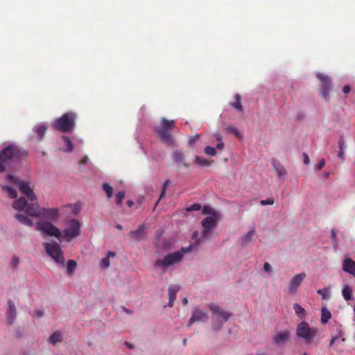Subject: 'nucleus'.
<instances>
[{"mask_svg": "<svg viewBox=\"0 0 355 355\" xmlns=\"http://www.w3.org/2000/svg\"><path fill=\"white\" fill-rule=\"evenodd\" d=\"M12 207L17 210H24L28 216L35 218L43 217L49 221L55 222L60 217L59 209L41 207L37 202L28 203L24 198L15 200Z\"/></svg>", "mask_w": 355, "mask_h": 355, "instance_id": "obj_1", "label": "nucleus"}, {"mask_svg": "<svg viewBox=\"0 0 355 355\" xmlns=\"http://www.w3.org/2000/svg\"><path fill=\"white\" fill-rule=\"evenodd\" d=\"M24 152L15 145L10 144L0 152V173L11 169L15 163L17 162Z\"/></svg>", "mask_w": 355, "mask_h": 355, "instance_id": "obj_2", "label": "nucleus"}, {"mask_svg": "<svg viewBox=\"0 0 355 355\" xmlns=\"http://www.w3.org/2000/svg\"><path fill=\"white\" fill-rule=\"evenodd\" d=\"M76 113L72 112H66L53 121L52 127L54 130L62 132L71 133L76 128Z\"/></svg>", "mask_w": 355, "mask_h": 355, "instance_id": "obj_3", "label": "nucleus"}, {"mask_svg": "<svg viewBox=\"0 0 355 355\" xmlns=\"http://www.w3.org/2000/svg\"><path fill=\"white\" fill-rule=\"evenodd\" d=\"M175 127L174 120H168L162 118L160 125L156 128V132L158 134L161 141L165 144L171 146L173 145L174 139L171 131Z\"/></svg>", "mask_w": 355, "mask_h": 355, "instance_id": "obj_4", "label": "nucleus"}, {"mask_svg": "<svg viewBox=\"0 0 355 355\" xmlns=\"http://www.w3.org/2000/svg\"><path fill=\"white\" fill-rule=\"evenodd\" d=\"M192 251V245L183 247L180 251L175 252L166 255L163 259H157L154 263V266L156 267L166 268L175 263L180 262L182 259L184 254L191 252Z\"/></svg>", "mask_w": 355, "mask_h": 355, "instance_id": "obj_5", "label": "nucleus"}, {"mask_svg": "<svg viewBox=\"0 0 355 355\" xmlns=\"http://www.w3.org/2000/svg\"><path fill=\"white\" fill-rule=\"evenodd\" d=\"M7 178L15 184H17L20 192L25 196L24 197L26 200L31 201V202H37V198L34 193L33 189L30 186V182L26 181H22L16 178L12 175H8Z\"/></svg>", "mask_w": 355, "mask_h": 355, "instance_id": "obj_6", "label": "nucleus"}, {"mask_svg": "<svg viewBox=\"0 0 355 355\" xmlns=\"http://www.w3.org/2000/svg\"><path fill=\"white\" fill-rule=\"evenodd\" d=\"M35 230L42 232L44 235L54 236L58 239L62 237L60 230L51 221L40 220L36 223Z\"/></svg>", "mask_w": 355, "mask_h": 355, "instance_id": "obj_7", "label": "nucleus"}, {"mask_svg": "<svg viewBox=\"0 0 355 355\" xmlns=\"http://www.w3.org/2000/svg\"><path fill=\"white\" fill-rule=\"evenodd\" d=\"M44 247L47 254L51 257L55 262L64 266V257L58 243L55 242L44 243Z\"/></svg>", "mask_w": 355, "mask_h": 355, "instance_id": "obj_8", "label": "nucleus"}, {"mask_svg": "<svg viewBox=\"0 0 355 355\" xmlns=\"http://www.w3.org/2000/svg\"><path fill=\"white\" fill-rule=\"evenodd\" d=\"M80 223L77 219H71L69 227L64 230L62 236L69 242L80 234Z\"/></svg>", "mask_w": 355, "mask_h": 355, "instance_id": "obj_9", "label": "nucleus"}, {"mask_svg": "<svg viewBox=\"0 0 355 355\" xmlns=\"http://www.w3.org/2000/svg\"><path fill=\"white\" fill-rule=\"evenodd\" d=\"M316 77L321 83L320 94L322 98L327 99L331 87V79L328 76L321 73H318Z\"/></svg>", "mask_w": 355, "mask_h": 355, "instance_id": "obj_10", "label": "nucleus"}, {"mask_svg": "<svg viewBox=\"0 0 355 355\" xmlns=\"http://www.w3.org/2000/svg\"><path fill=\"white\" fill-rule=\"evenodd\" d=\"M297 335L309 342L314 337L315 332L310 329L307 322H302L297 325Z\"/></svg>", "mask_w": 355, "mask_h": 355, "instance_id": "obj_11", "label": "nucleus"}, {"mask_svg": "<svg viewBox=\"0 0 355 355\" xmlns=\"http://www.w3.org/2000/svg\"><path fill=\"white\" fill-rule=\"evenodd\" d=\"M208 306L213 315L221 318L222 322H227L232 316L231 313L223 310L221 307L216 304H210Z\"/></svg>", "mask_w": 355, "mask_h": 355, "instance_id": "obj_12", "label": "nucleus"}, {"mask_svg": "<svg viewBox=\"0 0 355 355\" xmlns=\"http://www.w3.org/2000/svg\"><path fill=\"white\" fill-rule=\"evenodd\" d=\"M7 306L6 321L9 325H11L13 324L17 318V309L14 302L12 300H9L8 301Z\"/></svg>", "mask_w": 355, "mask_h": 355, "instance_id": "obj_13", "label": "nucleus"}, {"mask_svg": "<svg viewBox=\"0 0 355 355\" xmlns=\"http://www.w3.org/2000/svg\"><path fill=\"white\" fill-rule=\"evenodd\" d=\"M305 277L306 274L304 272H302L294 276V277L291 279L290 283V292L294 293L296 291L297 288L300 286V284H302Z\"/></svg>", "mask_w": 355, "mask_h": 355, "instance_id": "obj_14", "label": "nucleus"}, {"mask_svg": "<svg viewBox=\"0 0 355 355\" xmlns=\"http://www.w3.org/2000/svg\"><path fill=\"white\" fill-rule=\"evenodd\" d=\"M271 165L277 177L284 178H286L287 171L284 166L282 165L278 160L273 159L272 160Z\"/></svg>", "mask_w": 355, "mask_h": 355, "instance_id": "obj_15", "label": "nucleus"}, {"mask_svg": "<svg viewBox=\"0 0 355 355\" xmlns=\"http://www.w3.org/2000/svg\"><path fill=\"white\" fill-rule=\"evenodd\" d=\"M206 319H207V313L203 311L197 309L193 312L192 316L189 320V327L196 322H201Z\"/></svg>", "mask_w": 355, "mask_h": 355, "instance_id": "obj_16", "label": "nucleus"}, {"mask_svg": "<svg viewBox=\"0 0 355 355\" xmlns=\"http://www.w3.org/2000/svg\"><path fill=\"white\" fill-rule=\"evenodd\" d=\"M180 286L179 285H171L168 289V306L172 307L174 304V302L176 299L177 293L180 291Z\"/></svg>", "mask_w": 355, "mask_h": 355, "instance_id": "obj_17", "label": "nucleus"}, {"mask_svg": "<svg viewBox=\"0 0 355 355\" xmlns=\"http://www.w3.org/2000/svg\"><path fill=\"white\" fill-rule=\"evenodd\" d=\"M173 158L174 161L178 164L182 166L183 167L188 168L189 166V164L186 162V158L184 153L180 150H175L173 153Z\"/></svg>", "mask_w": 355, "mask_h": 355, "instance_id": "obj_18", "label": "nucleus"}, {"mask_svg": "<svg viewBox=\"0 0 355 355\" xmlns=\"http://www.w3.org/2000/svg\"><path fill=\"white\" fill-rule=\"evenodd\" d=\"M218 219V216H208L205 218L202 222L201 225L203 227V228H207L209 230H212L214 227L216 225V222Z\"/></svg>", "mask_w": 355, "mask_h": 355, "instance_id": "obj_19", "label": "nucleus"}, {"mask_svg": "<svg viewBox=\"0 0 355 355\" xmlns=\"http://www.w3.org/2000/svg\"><path fill=\"white\" fill-rule=\"evenodd\" d=\"M343 270L350 274L355 275V261L351 259H345L343 265Z\"/></svg>", "mask_w": 355, "mask_h": 355, "instance_id": "obj_20", "label": "nucleus"}, {"mask_svg": "<svg viewBox=\"0 0 355 355\" xmlns=\"http://www.w3.org/2000/svg\"><path fill=\"white\" fill-rule=\"evenodd\" d=\"M15 217L19 223L26 226L32 227L34 225L33 221L30 218L22 214H17Z\"/></svg>", "mask_w": 355, "mask_h": 355, "instance_id": "obj_21", "label": "nucleus"}, {"mask_svg": "<svg viewBox=\"0 0 355 355\" xmlns=\"http://www.w3.org/2000/svg\"><path fill=\"white\" fill-rule=\"evenodd\" d=\"M61 138L66 145V148H62V151L65 153H71L73 150V145L71 140L66 135H62Z\"/></svg>", "mask_w": 355, "mask_h": 355, "instance_id": "obj_22", "label": "nucleus"}, {"mask_svg": "<svg viewBox=\"0 0 355 355\" xmlns=\"http://www.w3.org/2000/svg\"><path fill=\"white\" fill-rule=\"evenodd\" d=\"M288 331H286L279 332V333L277 334L276 335H275V336L273 338V341H274V343H275L277 344H281V343H284L288 338Z\"/></svg>", "mask_w": 355, "mask_h": 355, "instance_id": "obj_23", "label": "nucleus"}, {"mask_svg": "<svg viewBox=\"0 0 355 355\" xmlns=\"http://www.w3.org/2000/svg\"><path fill=\"white\" fill-rule=\"evenodd\" d=\"M235 101L230 103V105L235 110L243 112V105L241 104V96L240 94H236L234 96Z\"/></svg>", "mask_w": 355, "mask_h": 355, "instance_id": "obj_24", "label": "nucleus"}, {"mask_svg": "<svg viewBox=\"0 0 355 355\" xmlns=\"http://www.w3.org/2000/svg\"><path fill=\"white\" fill-rule=\"evenodd\" d=\"M145 229H146V227L144 225H139V227H138L137 230L131 231L130 232V234L134 239H139L144 236Z\"/></svg>", "mask_w": 355, "mask_h": 355, "instance_id": "obj_25", "label": "nucleus"}, {"mask_svg": "<svg viewBox=\"0 0 355 355\" xmlns=\"http://www.w3.org/2000/svg\"><path fill=\"white\" fill-rule=\"evenodd\" d=\"M255 234L256 232L254 230H250L248 232H247L241 239L242 244H248L252 241Z\"/></svg>", "mask_w": 355, "mask_h": 355, "instance_id": "obj_26", "label": "nucleus"}, {"mask_svg": "<svg viewBox=\"0 0 355 355\" xmlns=\"http://www.w3.org/2000/svg\"><path fill=\"white\" fill-rule=\"evenodd\" d=\"M49 343L55 345L62 341V334L60 331H55L49 338Z\"/></svg>", "mask_w": 355, "mask_h": 355, "instance_id": "obj_27", "label": "nucleus"}, {"mask_svg": "<svg viewBox=\"0 0 355 355\" xmlns=\"http://www.w3.org/2000/svg\"><path fill=\"white\" fill-rule=\"evenodd\" d=\"M3 191L6 192L8 196L10 198H16L17 197V193L16 190L11 187L9 186H2L1 187Z\"/></svg>", "mask_w": 355, "mask_h": 355, "instance_id": "obj_28", "label": "nucleus"}, {"mask_svg": "<svg viewBox=\"0 0 355 355\" xmlns=\"http://www.w3.org/2000/svg\"><path fill=\"white\" fill-rule=\"evenodd\" d=\"M36 132L38 137H40L39 141H42L44 138L46 132L47 130V127L45 125H40L35 128Z\"/></svg>", "mask_w": 355, "mask_h": 355, "instance_id": "obj_29", "label": "nucleus"}, {"mask_svg": "<svg viewBox=\"0 0 355 355\" xmlns=\"http://www.w3.org/2000/svg\"><path fill=\"white\" fill-rule=\"evenodd\" d=\"M194 163L200 166H209L210 162L203 157L196 156L194 159Z\"/></svg>", "mask_w": 355, "mask_h": 355, "instance_id": "obj_30", "label": "nucleus"}, {"mask_svg": "<svg viewBox=\"0 0 355 355\" xmlns=\"http://www.w3.org/2000/svg\"><path fill=\"white\" fill-rule=\"evenodd\" d=\"M342 294L345 300H349L352 298V289L349 286L345 285L342 290Z\"/></svg>", "mask_w": 355, "mask_h": 355, "instance_id": "obj_31", "label": "nucleus"}, {"mask_svg": "<svg viewBox=\"0 0 355 355\" xmlns=\"http://www.w3.org/2000/svg\"><path fill=\"white\" fill-rule=\"evenodd\" d=\"M116 256V253L115 252H107V257H105V258H103L102 260H101V264L102 266L107 268L110 266V257H114Z\"/></svg>", "mask_w": 355, "mask_h": 355, "instance_id": "obj_32", "label": "nucleus"}, {"mask_svg": "<svg viewBox=\"0 0 355 355\" xmlns=\"http://www.w3.org/2000/svg\"><path fill=\"white\" fill-rule=\"evenodd\" d=\"M331 318V313L326 308H322L321 321L322 323H326Z\"/></svg>", "mask_w": 355, "mask_h": 355, "instance_id": "obj_33", "label": "nucleus"}, {"mask_svg": "<svg viewBox=\"0 0 355 355\" xmlns=\"http://www.w3.org/2000/svg\"><path fill=\"white\" fill-rule=\"evenodd\" d=\"M202 214L203 215L211 214L213 216H218L216 211L211 209V207L209 205H205L202 208Z\"/></svg>", "mask_w": 355, "mask_h": 355, "instance_id": "obj_34", "label": "nucleus"}, {"mask_svg": "<svg viewBox=\"0 0 355 355\" xmlns=\"http://www.w3.org/2000/svg\"><path fill=\"white\" fill-rule=\"evenodd\" d=\"M102 188L103 191L105 192L108 198H110L113 195V189L112 187L107 183H103L102 185Z\"/></svg>", "mask_w": 355, "mask_h": 355, "instance_id": "obj_35", "label": "nucleus"}, {"mask_svg": "<svg viewBox=\"0 0 355 355\" xmlns=\"http://www.w3.org/2000/svg\"><path fill=\"white\" fill-rule=\"evenodd\" d=\"M77 267V263L74 260H69L67 263V272L69 273H73Z\"/></svg>", "mask_w": 355, "mask_h": 355, "instance_id": "obj_36", "label": "nucleus"}, {"mask_svg": "<svg viewBox=\"0 0 355 355\" xmlns=\"http://www.w3.org/2000/svg\"><path fill=\"white\" fill-rule=\"evenodd\" d=\"M202 209V206L199 203H194L193 205L186 208V211L188 212L200 211Z\"/></svg>", "mask_w": 355, "mask_h": 355, "instance_id": "obj_37", "label": "nucleus"}, {"mask_svg": "<svg viewBox=\"0 0 355 355\" xmlns=\"http://www.w3.org/2000/svg\"><path fill=\"white\" fill-rule=\"evenodd\" d=\"M125 198V192L124 191H119L116 194V202L119 205H121L123 200Z\"/></svg>", "mask_w": 355, "mask_h": 355, "instance_id": "obj_38", "label": "nucleus"}, {"mask_svg": "<svg viewBox=\"0 0 355 355\" xmlns=\"http://www.w3.org/2000/svg\"><path fill=\"white\" fill-rule=\"evenodd\" d=\"M198 234H199V233H198V231H195L192 234V239L195 240L194 245H191L193 246V249L194 248H196V246H198V245H199L201 243V241L198 238Z\"/></svg>", "mask_w": 355, "mask_h": 355, "instance_id": "obj_39", "label": "nucleus"}, {"mask_svg": "<svg viewBox=\"0 0 355 355\" xmlns=\"http://www.w3.org/2000/svg\"><path fill=\"white\" fill-rule=\"evenodd\" d=\"M293 309L295 311V313L298 315H304L305 313V310L303 307H302L300 304L295 303L293 305Z\"/></svg>", "mask_w": 355, "mask_h": 355, "instance_id": "obj_40", "label": "nucleus"}, {"mask_svg": "<svg viewBox=\"0 0 355 355\" xmlns=\"http://www.w3.org/2000/svg\"><path fill=\"white\" fill-rule=\"evenodd\" d=\"M205 153L208 155L214 156L216 155V150L214 147L207 146L205 148Z\"/></svg>", "mask_w": 355, "mask_h": 355, "instance_id": "obj_41", "label": "nucleus"}, {"mask_svg": "<svg viewBox=\"0 0 355 355\" xmlns=\"http://www.w3.org/2000/svg\"><path fill=\"white\" fill-rule=\"evenodd\" d=\"M227 130L232 132L236 137L241 138V134L236 128L230 126L227 128Z\"/></svg>", "mask_w": 355, "mask_h": 355, "instance_id": "obj_42", "label": "nucleus"}, {"mask_svg": "<svg viewBox=\"0 0 355 355\" xmlns=\"http://www.w3.org/2000/svg\"><path fill=\"white\" fill-rule=\"evenodd\" d=\"M317 293L320 295L323 300L327 299L328 291L327 288H322L318 290Z\"/></svg>", "mask_w": 355, "mask_h": 355, "instance_id": "obj_43", "label": "nucleus"}, {"mask_svg": "<svg viewBox=\"0 0 355 355\" xmlns=\"http://www.w3.org/2000/svg\"><path fill=\"white\" fill-rule=\"evenodd\" d=\"M260 203L263 206H266V205H273L274 200L272 198H268L266 200H261Z\"/></svg>", "mask_w": 355, "mask_h": 355, "instance_id": "obj_44", "label": "nucleus"}, {"mask_svg": "<svg viewBox=\"0 0 355 355\" xmlns=\"http://www.w3.org/2000/svg\"><path fill=\"white\" fill-rule=\"evenodd\" d=\"M344 144H345V141H344L343 136H340V139L338 141L339 150H343Z\"/></svg>", "mask_w": 355, "mask_h": 355, "instance_id": "obj_45", "label": "nucleus"}, {"mask_svg": "<svg viewBox=\"0 0 355 355\" xmlns=\"http://www.w3.org/2000/svg\"><path fill=\"white\" fill-rule=\"evenodd\" d=\"M324 164H325V160H324V159H322L318 162V164H317V166H316V169H317L318 171L321 170V169L324 166Z\"/></svg>", "mask_w": 355, "mask_h": 355, "instance_id": "obj_46", "label": "nucleus"}, {"mask_svg": "<svg viewBox=\"0 0 355 355\" xmlns=\"http://www.w3.org/2000/svg\"><path fill=\"white\" fill-rule=\"evenodd\" d=\"M212 230H209V229H207V228H203V230L202 232V237L205 239V238H207L208 237V235L211 232Z\"/></svg>", "mask_w": 355, "mask_h": 355, "instance_id": "obj_47", "label": "nucleus"}, {"mask_svg": "<svg viewBox=\"0 0 355 355\" xmlns=\"http://www.w3.org/2000/svg\"><path fill=\"white\" fill-rule=\"evenodd\" d=\"M263 270L266 272H269L272 271V267L269 263H265L263 265Z\"/></svg>", "mask_w": 355, "mask_h": 355, "instance_id": "obj_48", "label": "nucleus"}, {"mask_svg": "<svg viewBox=\"0 0 355 355\" xmlns=\"http://www.w3.org/2000/svg\"><path fill=\"white\" fill-rule=\"evenodd\" d=\"M343 92L345 94H347L350 92L351 91V87L349 85H345L343 88Z\"/></svg>", "mask_w": 355, "mask_h": 355, "instance_id": "obj_49", "label": "nucleus"}, {"mask_svg": "<svg viewBox=\"0 0 355 355\" xmlns=\"http://www.w3.org/2000/svg\"><path fill=\"white\" fill-rule=\"evenodd\" d=\"M303 157H304V163L305 164H309L310 162L309 157L306 153H303Z\"/></svg>", "mask_w": 355, "mask_h": 355, "instance_id": "obj_50", "label": "nucleus"}, {"mask_svg": "<svg viewBox=\"0 0 355 355\" xmlns=\"http://www.w3.org/2000/svg\"><path fill=\"white\" fill-rule=\"evenodd\" d=\"M19 260L17 257H15L12 258V264L14 267H17L19 264Z\"/></svg>", "mask_w": 355, "mask_h": 355, "instance_id": "obj_51", "label": "nucleus"}, {"mask_svg": "<svg viewBox=\"0 0 355 355\" xmlns=\"http://www.w3.org/2000/svg\"><path fill=\"white\" fill-rule=\"evenodd\" d=\"M338 339V336H334L331 340L329 342V347H332L333 345L336 342V340Z\"/></svg>", "mask_w": 355, "mask_h": 355, "instance_id": "obj_52", "label": "nucleus"}, {"mask_svg": "<svg viewBox=\"0 0 355 355\" xmlns=\"http://www.w3.org/2000/svg\"><path fill=\"white\" fill-rule=\"evenodd\" d=\"M166 189H162L158 201L157 202L156 205L158 204L159 201L166 196Z\"/></svg>", "mask_w": 355, "mask_h": 355, "instance_id": "obj_53", "label": "nucleus"}, {"mask_svg": "<svg viewBox=\"0 0 355 355\" xmlns=\"http://www.w3.org/2000/svg\"><path fill=\"white\" fill-rule=\"evenodd\" d=\"M338 157L342 159H345V156H344V151L343 150H339L338 152Z\"/></svg>", "mask_w": 355, "mask_h": 355, "instance_id": "obj_54", "label": "nucleus"}, {"mask_svg": "<svg viewBox=\"0 0 355 355\" xmlns=\"http://www.w3.org/2000/svg\"><path fill=\"white\" fill-rule=\"evenodd\" d=\"M87 160H88V157L87 156H85L82 160L80 162V164H85L87 162Z\"/></svg>", "mask_w": 355, "mask_h": 355, "instance_id": "obj_55", "label": "nucleus"}, {"mask_svg": "<svg viewBox=\"0 0 355 355\" xmlns=\"http://www.w3.org/2000/svg\"><path fill=\"white\" fill-rule=\"evenodd\" d=\"M216 147H217V148H218V149H220V150L223 149V148H224V144H223V142H220V143H218V144L216 145Z\"/></svg>", "mask_w": 355, "mask_h": 355, "instance_id": "obj_56", "label": "nucleus"}, {"mask_svg": "<svg viewBox=\"0 0 355 355\" xmlns=\"http://www.w3.org/2000/svg\"><path fill=\"white\" fill-rule=\"evenodd\" d=\"M36 314H37V315L38 317L41 318V317H42V316H43V315H44V312H43V311H40V310H38V311H36Z\"/></svg>", "mask_w": 355, "mask_h": 355, "instance_id": "obj_57", "label": "nucleus"}, {"mask_svg": "<svg viewBox=\"0 0 355 355\" xmlns=\"http://www.w3.org/2000/svg\"><path fill=\"white\" fill-rule=\"evenodd\" d=\"M182 304H183L184 306L187 305V304H188V300H187V298H186V297L183 298V299L182 300Z\"/></svg>", "mask_w": 355, "mask_h": 355, "instance_id": "obj_58", "label": "nucleus"}, {"mask_svg": "<svg viewBox=\"0 0 355 355\" xmlns=\"http://www.w3.org/2000/svg\"><path fill=\"white\" fill-rule=\"evenodd\" d=\"M169 183H170V180H166V181L164 183V184H163V188H162V189H166V187L168 186V184Z\"/></svg>", "mask_w": 355, "mask_h": 355, "instance_id": "obj_59", "label": "nucleus"}, {"mask_svg": "<svg viewBox=\"0 0 355 355\" xmlns=\"http://www.w3.org/2000/svg\"><path fill=\"white\" fill-rule=\"evenodd\" d=\"M127 205L129 207H131L134 205V202L132 200H128Z\"/></svg>", "mask_w": 355, "mask_h": 355, "instance_id": "obj_60", "label": "nucleus"}, {"mask_svg": "<svg viewBox=\"0 0 355 355\" xmlns=\"http://www.w3.org/2000/svg\"><path fill=\"white\" fill-rule=\"evenodd\" d=\"M331 236H332L333 239H336V231L334 230H331Z\"/></svg>", "mask_w": 355, "mask_h": 355, "instance_id": "obj_61", "label": "nucleus"}, {"mask_svg": "<svg viewBox=\"0 0 355 355\" xmlns=\"http://www.w3.org/2000/svg\"><path fill=\"white\" fill-rule=\"evenodd\" d=\"M125 345L129 348V349H132L133 348V345L128 342H125Z\"/></svg>", "mask_w": 355, "mask_h": 355, "instance_id": "obj_62", "label": "nucleus"}, {"mask_svg": "<svg viewBox=\"0 0 355 355\" xmlns=\"http://www.w3.org/2000/svg\"><path fill=\"white\" fill-rule=\"evenodd\" d=\"M187 338L183 339L182 344H183L184 346L187 345Z\"/></svg>", "mask_w": 355, "mask_h": 355, "instance_id": "obj_63", "label": "nucleus"}, {"mask_svg": "<svg viewBox=\"0 0 355 355\" xmlns=\"http://www.w3.org/2000/svg\"><path fill=\"white\" fill-rule=\"evenodd\" d=\"M116 228H117L118 230H122V226H121V225L118 224V225H116Z\"/></svg>", "mask_w": 355, "mask_h": 355, "instance_id": "obj_64", "label": "nucleus"}]
</instances>
